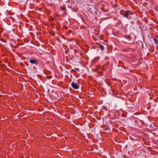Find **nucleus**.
<instances>
[{
	"label": "nucleus",
	"instance_id": "423d86ee",
	"mask_svg": "<svg viewBox=\"0 0 158 158\" xmlns=\"http://www.w3.org/2000/svg\"><path fill=\"white\" fill-rule=\"evenodd\" d=\"M61 9L63 10H64L65 9V7H62Z\"/></svg>",
	"mask_w": 158,
	"mask_h": 158
},
{
	"label": "nucleus",
	"instance_id": "7ed1b4c3",
	"mask_svg": "<svg viewBox=\"0 0 158 158\" xmlns=\"http://www.w3.org/2000/svg\"><path fill=\"white\" fill-rule=\"evenodd\" d=\"M30 62L32 64H37V61L35 60L31 59L30 60Z\"/></svg>",
	"mask_w": 158,
	"mask_h": 158
},
{
	"label": "nucleus",
	"instance_id": "0eeeda50",
	"mask_svg": "<svg viewBox=\"0 0 158 158\" xmlns=\"http://www.w3.org/2000/svg\"><path fill=\"white\" fill-rule=\"evenodd\" d=\"M103 108L106 111L107 110V109L105 107H103Z\"/></svg>",
	"mask_w": 158,
	"mask_h": 158
},
{
	"label": "nucleus",
	"instance_id": "f257e3e1",
	"mask_svg": "<svg viewBox=\"0 0 158 158\" xmlns=\"http://www.w3.org/2000/svg\"><path fill=\"white\" fill-rule=\"evenodd\" d=\"M132 14L130 11L127 10L126 11L125 13L123 15V16L127 19H130V15H131Z\"/></svg>",
	"mask_w": 158,
	"mask_h": 158
},
{
	"label": "nucleus",
	"instance_id": "f03ea898",
	"mask_svg": "<svg viewBox=\"0 0 158 158\" xmlns=\"http://www.w3.org/2000/svg\"><path fill=\"white\" fill-rule=\"evenodd\" d=\"M71 85L73 88L75 89H77L79 88V86L77 83L73 82L71 83Z\"/></svg>",
	"mask_w": 158,
	"mask_h": 158
},
{
	"label": "nucleus",
	"instance_id": "39448f33",
	"mask_svg": "<svg viewBox=\"0 0 158 158\" xmlns=\"http://www.w3.org/2000/svg\"><path fill=\"white\" fill-rule=\"evenodd\" d=\"M100 48L102 50H103L104 49V47L102 45L100 46Z\"/></svg>",
	"mask_w": 158,
	"mask_h": 158
},
{
	"label": "nucleus",
	"instance_id": "20e7f679",
	"mask_svg": "<svg viewBox=\"0 0 158 158\" xmlns=\"http://www.w3.org/2000/svg\"><path fill=\"white\" fill-rule=\"evenodd\" d=\"M154 40L155 41V42L157 44H158V40H157V39H156L155 38L154 39Z\"/></svg>",
	"mask_w": 158,
	"mask_h": 158
}]
</instances>
